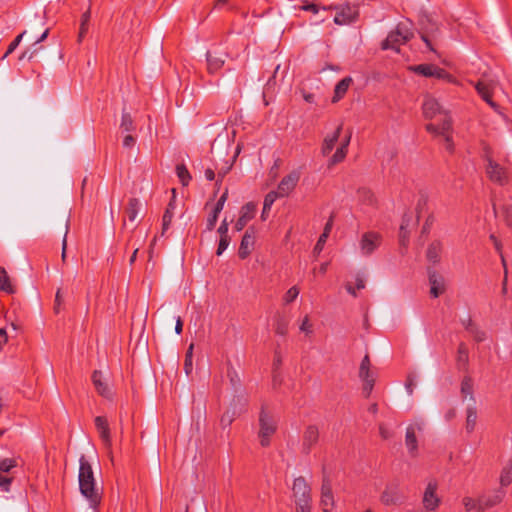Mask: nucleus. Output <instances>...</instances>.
Returning <instances> with one entry per match:
<instances>
[{
    "label": "nucleus",
    "instance_id": "f257e3e1",
    "mask_svg": "<svg viewBox=\"0 0 512 512\" xmlns=\"http://www.w3.org/2000/svg\"><path fill=\"white\" fill-rule=\"evenodd\" d=\"M422 109L425 118L430 120L426 130L435 136H442L446 142V149L452 151L451 118L448 112L432 96L425 97Z\"/></svg>",
    "mask_w": 512,
    "mask_h": 512
},
{
    "label": "nucleus",
    "instance_id": "f03ea898",
    "mask_svg": "<svg viewBox=\"0 0 512 512\" xmlns=\"http://www.w3.org/2000/svg\"><path fill=\"white\" fill-rule=\"evenodd\" d=\"M79 464L80 492L88 500L90 507L96 509L101 502V493L96 486L92 467L84 456H81Z\"/></svg>",
    "mask_w": 512,
    "mask_h": 512
},
{
    "label": "nucleus",
    "instance_id": "7ed1b4c3",
    "mask_svg": "<svg viewBox=\"0 0 512 512\" xmlns=\"http://www.w3.org/2000/svg\"><path fill=\"white\" fill-rule=\"evenodd\" d=\"M482 156L486 162L485 172L490 181L505 185L509 181V172L505 163L490 146L485 145L482 150Z\"/></svg>",
    "mask_w": 512,
    "mask_h": 512
},
{
    "label": "nucleus",
    "instance_id": "20e7f679",
    "mask_svg": "<svg viewBox=\"0 0 512 512\" xmlns=\"http://www.w3.org/2000/svg\"><path fill=\"white\" fill-rule=\"evenodd\" d=\"M292 497L295 503V511L312 510L311 487L304 477L299 476L294 479L292 486Z\"/></svg>",
    "mask_w": 512,
    "mask_h": 512
},
{
    "label": "nucleus",
    "instance_id": "39448f33",
    "mask_svg": "<svg viewBox=\"0 0 512 512\" xmlns=\"http://www.w3.org/2000/svg\"><path fill=\"white\" fill-rule=\"evenodd\" d=\"M258 438L262 447H268L277 431V421L266 408L262 407L259 414Z\"/></svg>",
    "mask_w": 512,
    "mask_h": 512
},
{
    "label": "nucleus",
    "instance_id": "423d86ee",
    "mask_svg": "<svg viewBox=\"0 0 512 512\" xmlns=\"http://www.w3.org/2000/svg\"><path fill=\"white\" fill-rule=\"evenodd\" d=\"M412 37L407 23L401 22L394 31H391L382 43V49H393L399 51V47L405 44Z\"/></svg>",
    "mask_w": 512,
    "mask_h": 512
},
{
    "label": "nucleus",
    "instance_id": "0eeeda50",
    "mask_svg": "<svg viewBox=\"0 0 512 512\" xmlns=\"http://www.w3.org/2000/svg\"><path fill=\"white\" fill-rule=\"evenodd\" d=\"M409 71L424 77H435L437 79L446 80L449 83L456 84L457 80L443 68L434 64H420L408 67Z\"/></svg>",
    "mask_w": 512,
    "mask_h": 512
},
{
    "label": "nucleus",
    "instance_id": "6e6552de",
    "mask_svg": "<svg viewBox=\"0 0 512 512\" xmlns=\"http://www.w3.org/2000/svg\"><path fill=\"white\" fill-rule=\"evenodd\" d=\"M438 483L436 480H430L427 483L423 494V506L427 512H434L440 505V498L437 495Z\"/></svg>",
    "mask_w": 512,
    "mask_h": 512
},
{
    "label": "nucleus",
    "instance_id": "1a4fd4ad",
    "mask_svg": "<svg viewBox=\"0 0 512 512\" xmlns=\"http://www.w3.org/2000/svg\"><path fill=\"white\" fill-rule=\"evenodd\" d=\"M382 241L381 235L374 231L365 232L359 241L360 252L364 256L371 255L378 249Z\"/></svg>",
    "mask_w": 512,
    "mask_h": 512
},
{
    "label": "nucleus",
    "instance_id": "9d476101",
    "mask_svg": "<svg viewBox=\"0 0 512 512\" xmlns=\"http://www.w3.org/2000/svg\"><path fill=\"white\" fill-rule=\"evenodd\" d=\"M336 10L334 22L337 25H349L355 22L359 16L358 8L354 5H341L336 7Z\"/></svg>",
    "mask_w": 512,
    "mask_h": 512
},
{
    "label": "nucleus",
    "instance_id": "9b49d317",
    "mask_svg": "<svg viewBox=\"0 0 512 512\" xmlns=\"http://www.w3.org/2000/svg\"><path fill=\"white\" fill-rule=\"evenodd\" d=\"M301 177V172L299 170H292L286 176L282 178L280 183L278 184L277 191L280 194V197H287L290 193L295 189Z\"/></svg>",
    "mask_w": 512,
    "mask_h": 512
},
{
    "label": "nucleus",
    "instance_id": "f8f14e48",
    "mask_svg": "<svg viewBox=\"0 0 512 512\" xmlns=\"http://www.w3.org/2000/svg\"><path fill=\"white\" fill-rule=\"evenodd\" d=\"M335 506L332 485L328 478H324L321 485L320 507L323 512H331Z\"/></svg>",
    "mask_w": 512,
    "mask_h": 512
},
{
    "label": "nucleus",
    "instance_id": "ddd939ff",
    "mask_svg": "<svg viewBox=\"0 0 512 512\" xmlns=\"http://www.w3.org/2000/svg\"><path fill=\"white\" fill-rule=\"evenodd\" d=\"M255 245V230L253 227H250L244 233L239 250L238 255L241 259H246L252 252Z\"/></svg>",
    "mask_w": 512,
    "mask_h": 512
},
{
    "label": "nucleus",
    "instance_id": "4468645a",
    "mask_svg": "<svg viewBox=\"0 0 512 512\" xmlns=\"http://www.w3.org/2000/svg\"><path fill=\"white\" fill-rule=\"evenodd\" d=\"M430 295L433 298H438L446 290L445 279L436 271L429 272Z\"/></svg>",
    "mask_w": 512,
    "mask_h": 512
},
{
    "label": "nucleus",
    "instance_id": "2eb2a0df",
    "mask_svg": "<svg viewBox=\"0 0 512 512\" xmlns=\"http://www.w3.org/2000/svg\"><path fill=\"white\" fill-rule=\"evenodd\" d=\"M423 426H424V423L420 422V423H415V424L407 427L406 436H405V444L407 446L409 453L412 456L417 455V438L415 435V431H416V429L422 430Z\"/></svg>",
    "mask_w": 512,
    "mask_h": 512
},
{
    "label": "nucleus",
    "instance_id": "dca6fc26",
    "mask_svg": "<svg viewBox=\"0 0 512 512\" xmlns=\"http://www.w3.org/2000/svg\"><path fill=\"white\" fill-rule=\"evenodd\" d=\"M256 213V206L253 203L245 204L240 211V217L235 223V229L241 231L247 223L252 220Z\"/></svg>",
    "mask_w": 512,
    "mask_h": 512
},
{
    "label": "nucleus",
    "instance_id": "f3484780",
    "mask_svg": "<svg viewBox=\"0 0 512 512\" xmlns=\"http://www.w3.org/2000/svg\"><path fill=\"white\" fill-rule=\"evenodd\" d=\"M92 383L98 392V394L104 398L111 399L113 393L109 388L108 384L104 382L102 372L95 370L92 374Z\"/></svg>",
    "mask_w": 512,
    "mask_h": 512
},
{
    "label": "nucleus",
    "instance_id": "a211bd4d",
    "mask_svg": "<svg viewBox=\"0 0 512 512\" xmlns=\"http://www.w3.org/2000/svg\"><path fill=\"white\" fill-rule=\"evenodd\" d=\"M95 426L99 432L100 438L103 441L105 447L110 450L111 436L107 419L103 416H97L95 418Z\"/></svg>",
    "mask_w": 512,
    "mask_h": 512
},
{
    "label": "nucleus",
    "instance_id": "6ab92c4d",
    "mask_svg": "<svg viewBox=\"0 0 512 512\" xmlns=\"http://www.w3.org/2000/svg\"><path fill=\"white\" fill-rule=\"evenodd\" d=\"M319 430L316 426L310 425L306 428L303 435V449L309 453L312 447L318 442Z\"/></svg>",
    "mask_w": 512,
    "mask_h": 512
},
{
    "label": "nucleus",
    "instance_id": "aec40b11",
    "mask_svg": "<svg viewBox=\"0 0 512 512\" xmlns=\"http://www.w3.org/2000/svg\"><path fill=\"white\" fill-rule=\"evenodd\" d=\"M359 377L363 381V392L368 397L374 387L375 375L370 370V367H359Z\"/></svg>",
    "mask_w": 512,
    "mask_h": 512
},
{
    "label": "nucleus",
    "instance_id": "412c9836",
    "mask_svg": "<svg viewBox=\"0 0 512 512\" xmlns=\"http://www.w3.org/2000/svg\"><path fill=\"white\" fill-rule=\"evenodd\" d=\"M342 128H343V125L340 124L332 134H329L324 138L322 147H321V153L323 154V156H327L332 152V150L335 147L336 142L338 141V139L340 137Z\"/></svg>",
    "mask_w": 512,
    "mask_h": 512
},
{
    "label": "nucleus",
    "instance_id": "4be33fe9",
    "mask_svg": "<svg viewBox=\"0 0 512 512\" xmlns=\"http://www.w3.org/2000/svg\"><path fill=\"white\" fill-rule=\"evenodd\" d=\"M504 497L502 491H495L490 494L483 495L479 498V510L491 508L499 504Z\"/></svg>",
    "mask_w": 512,
    "mask_h": 512
},
{
    "label": "nucleus",
    "instance_id": "5701e85b",
    "mask_svg": "<svg viewBox=\"0 0 512 512\" xmlns=\"http://www.w3.org/2000/svg\"><path fill=\"white\" fill-rule=\"evenodd\" d=\"M443 252V243L439 240L431 242L427 248L426 257L432 264H438Z\"/></svg>",
    "mask_w": 512,
    "mask_h": 512
},
{
    "label": "nucleus",
    "instance_id": "b1692460",
    "mask_svg": "<svg viewBox=\"0 0 512 512\" xmlns=\"http://www.w3.org/2000/svg\"><path fill=\"white\" fill-rule=\"evenodd\" d=\"M352 82L353 80L351 77H345L342 80H340L335 86L332 102L335 103L342 99L347 93Z\"/></svg>",
    "mask_w": 512,
    "mask_h": 512
},
{
    "label": "nucleus",
    "instance_id": "393cba45",
    "mask_svg": "<svg viewBox=\"0 0 512 512\" xmlns=\"http://www.w3.org/2000/svg\"><path fill=\"white\" fill-rule=\"evenodd\" d=\"M475 88L478 92V94L482 97V99L489 104L491 107H495V103L492 100V88L489 83H486L484 81H479Z\"/></svg>",
    "mask_w": 512,
    "mask_h": 512
},
{
    "label": "nucleus",
    "instance_id": "a878e982",
    "mask_svg": "<svg viewBox=\"0 0 512 512\" xmlns=\"http://www.w3.org/2000/svg\"><path fill=\"white\" fill-rule=\"evenodd\" d=\"M358 201L365 206L374 207L376 205V197L374 193L367 188H360L357 191Z\"/></svg>",
    "mask_w": 512,
    "mask_h": 512
},
{
    "label": "nucleus",
    "instance_id": "bb28decb",
    "mask_svg": "<svg viewBox=\"0 0 512 512\" xmlns=\"http://www.w3.org/2000/svg\"><path fill=\"white\" fill-rule=\"evenodd\" d=\"M332 225H333V220H332V218H330L328 220V222L326 223L324 230H323L322 234L320 235V237L314 247L315 254H319L323 250L324 245H325V243L330 235V232L332 230Z\"/></svg>",
    "mask_w": 512,
    "mask_h": 512
},
{
    "label": "nucleus",
    "instance_id": "cd10ccee",
    "mask_svg": "<svg viewBox=\"0 0 512 512\" xmlns=\"http://www.w3.org/2000/svg\"><path fill=\"white\" fill-rule=\"evenodd\" d=\"M141 203L136 198H131L128 201L127 207H126V215L129 219V221L133 222L138 216V213L140 211Z\"/></svg>",
    "mask_w": 512,
    "mask_h": 512
},
{
    "label": "nucleus",
    "instance_id": "c85d7f7f",
    "mask_svg": "<svg viewBox=\"0 0 512 512\" xmlns=\"http://www.w3.org/2000/svg\"><path fill=\"white\" fill-rule=\"evenodd\" d=\"M469 360L468 348L465 343H460L457 351V365L459 369H466Z\"/></svg>",
    "mask_w": 512,
    "mask_h": 512
},
{
    "label": "nucleus",
    "instance_id": "c756f323",
    "mask_svg": "<svg viewBox=\"0 0 512 512\" xmlns=\"http://www.w3.org/2000/svg\"><path fill=\"white\" fill-rule=\"evenodd\" d=\"M175 203L170 201L162 217V234L169 228L174 217Z\"/></svg>",
    "mask_w": 512,
    "mask_h": 512
},
{
    "label": "nucleus",
    "instance_id": "7c9ffc66",
    "mask_svg": "<svg viewBox=\"0 0 512 512\" xmlns=\"http://www.w3.org/2000/svg\"><path fill=\"white\" fill-rule=\"evenodd\" d=\"M91 18L90 8L85 11L81 16L80 30L78 34V41L81 42L83 38L86 36L89 28V22Z\"/></svg>",
    "mask_w": 512,
    "mask_h": 512
},
{
    "label": "nucleus",
    "instance_id": "2f4dec72",
    "mask_svg": "<svg viewBox=\"0 0 512 512\" xmlns=\"http://www.w3.org/2000/svg\"><path fill=\"white\" fill-rule=\"evenodd\" d=\"M512 483V461H509L501 470L500 484L508 486Z\"/></svg>",
    "mask_w": 512,
    "mask_h": 512
},
{
    "label": "nucleus",
    "instance_id": "473e14b6",
    "mask_svg": "<svg viewBox=\"0 0 512 512\" xmlns=\"http://www.w3.org/2000/svg\"><path fill=\"white\" fill-rule=\"evenodd\" d=\"M224 64V60L213 55L212 53H207V66L210 73H214L218 71Z\"/></svg>",
    "mask_w": 512,
    "mask_h": 512
},
{
    "label": "nucleus",
    "instance_id": "72a5a7b5",
    "mask_svg": "<svg viewBox=\"0 0 512 512\" xmlns=\"http://www.w3.org/2000/svg\"><path fill=\"white\" fill-rule=\"evenodd\" d=\"M466 414V430L468 433H471L474 430L477 421L476 409L474 407H469Z\"/></svg>",
    "mask_w": 512,
    "mask_h": 512
},
{
    "label": "nucleus",
    "instance_id": "f704fd0d",
    "mask_svg": "<svg viewBox=\"0 0 512 512\" xmlns=\"http://www.w3.org/2000/svg\"><path fill=\"white\" fill-rule=\"evenodd\" d=\"M0 290L5 291L7 293L14 292V288L4 268H0Z\"/></svg>",
    "mask_w": 512,
    "mask_h": 512
},
{
    "label": "nucleus",
    "instance_id": "c9c22d12",
    "mask_svg": "<svg viewBox=\"0 0 512 512\" xmlns=\"http://www.w3.org/2000/svg\"><path fill=\"white\" fill-rule=\"evenodd\" d=\"M193 349L194 344L191 343L185 354L184 371L187 376L191 375V373L193 372Z\"/></svg>",
    "mask_w": 512,
    "mask_h": 512
},
{
    "label": "nucleus",
    "instance_id": "e433bc0d",
    "mask_svg": "<svg viewBox=\"0 0 512 512\" xmlns=\"http://www.w3.org/2000/svg\"><path fill=\"white\" fill-rule=\"evenodd\" d=\"M176 174L183 186H187L189 184L191 176L184 164L176 166Z\"/></svg>",
    "mask_w": 512,
    "mask_h": 512
},
{
    "label": "nucleus",
    "instance_id": "4c0bfd02",
    "mask_svg": "<svg viewBox=\"0 0 512 512\" xmlns=\"http://www.w3.org/2000/svg\"><path fill=\"white\" fill-rule=\"evenodd\" d=\"M120 129L124 132H131L135 129L133 119L127 112L122 113Z\"/></svg>",
    "mask_w": 512,
    "mask_h": 512
},
{
    "label": "nucleus",
    "instance_id": "58836bf2",
    "mask_svg": "<svg viewBox=\"0 0 512 512\" xmlns=\"http://www.w3.org/2000/svg\"><path fill=\"white\" fill-rule=\"evenodd\" d=\"M299 330H300V332L304 333L305 336H307V337H310L313 334V332H314L313 324L308 315H305L303 317V319L301 320V323L299 325Z\"/></svg>",
    "mask_w": 512,
    "mask_h": 512
},
{
    "label": "nucleus",
    "instance_id": "ea45409f",
    "mask_svg": "<svg viewBox=\"0 0 512 512\" xmlns=\"http://www.w3.org/2000/svg\"><path fill=\"white\" fill-rule=\"evenodd\" d=\"M411 220V217L405 216L402 220L401 226H400V242L403 246H405L408 242L409 232L407 231V227L409 225V222Z\"/></svg>",
    "mask_w": 512,
    "mask_h": 512
},
{
    "label": "nucleus",
    "instance_id": "a19ab883",
    "mask_svg": "<svg viewBox=\"0 0 512 512\" xmlns=\"http://www.w3.org/2000/svg\"><path fill=\"white\" fill-rule=\"evenodd\" d=\"M300 289L297 286H292L283 296L284 304L288 305L295 301L299 296Z\"/></svg>",
    "mask_w": 512,
    "mask_h": 512
},
{
    "label": "nucleus",
    "instance_id": "79ce46f5",
    "mask_svg": "<svg viewBox=\"0 0 512 512\" xmlns=\"http://www.w3.org/2000/svg\"><path fill=\"white\" fill-rule=\"evenodd\" d=\"M288 321L284 318H278L275 323V333L280 336H285L288 333Z\"/></svg>",
    "mask_w": 512,
    "mask_h": 512
},
{
    "label": "nucleus",
    "instance_id": "37998d69",
    "mask_svg": "<svg viewBox=\"0 0 512 512\" xmlns=\"http://www.w3.org/2000/svg\"><path fill=\"white\" fill-rule=\"evenodd\" d=\"M502 212L506 223L512 227V195L509 196V201L503 204Z\"/></svg>",
    "mask_w": 512,
    "mask_h": 512
},
{
    "label": "nucleus",
    "instance_id": "c03bdc74",
    "mask_svg": "<svg viewBox=\"0 0 512 512\" xmlns=\"http://www.w3.org/2000/svg\"><path fill=\"white\" fill-rule=\"evenodd\" d=\"M346 155L347 151L343 150V148L338 147L335 153L330 158L329 165L333 166L342 162L345 159Z\"/></svg>",
    "mask_w": 512,
    "mask_h": 512
},
{
    "label": "nucleus",
    "instance_id": "a18cd8bd",
    "mask_svg": "<svg viewBox=\"0 0 512 512\" xmlns=\"http://www.w3.org/2000/svg\"><path fill=\"white\" fill-rule=\"evenodd\" d=\"M277 198H281L278 191H270L264 198V210H270Z\"/></svg>",
    "mask_w": 512,
    "mask_h": 512
},
{
    "label": "nucleus",
    "instance_id": "49530a36",
    "mask_svg": "<svg viewBox=\"0 0 512 512\" xmlns=\"http://www.w3.org/2000/svg\"><path fill=\"white\" fill-rule=\"evenodd\" d=\"M17 466V461L13 458H4L0 460V472L8 473Z\"/></svg>",
    "mask_w": 512,
    "mask_h": 512
},
{
    "label": "nucleus",
    "instance_id": "de8ad7c7",
    "mask_svg": "<svg viewBox=\"0 0 512 512\" xmlns=\"http://www.w3.org/2000/svg\"><path fill=\"white\" fill-rule=\"evenodd\" d=\"M473 392L472 380L469 377L463 379L461 383V393L464 397L471 396Z\"/></svg>",
    "mask_w": 512,
    "mask_h": 512
},
{
    "label": "nucleus",
    "instance_id": "09e8293b",
    "mask_svg": "<svg viewBox=\"0 0 512 512\" xmlns=\"http://www.w3.org/2000/svg\"><path fill=\"white\" fill-rule=\"evenodd\" d=\"M229 244H230V237H229V235L220 236L218 247H217V250H216V254L218 256L222 255L223 252L229 246Z\"/></svg>",
    "mask_w": 512,
    "mask_h": 512
},
{
    "label": "nucleus",
    "instance_id": "8fccbe9b",
    "mask_svg": "<svg viewBox=\"0 0 512 512\" xmlns=\"http://www.w3.org/2000/svg\"><path fill=\"white\" fill-rule=\"evenodd\" d=\"M463 505L467 511H471L473 509H479V499H473L471 497H465L463 499Z\"/></svg>",
    "mask_w": 512,
    "mask_h": 512
},
{
    "label": "nucleus",
    "instance_id": "3c124183",
    "mask_svg": "<svg viewBox=\"0 0 512 512\" xmlns=\"http://www.w3.org/2000/svg\"><path fill=\"white\" fill-rule=\"evenodd\" d=\"M26 33V31L22 32L21 34H19L11 43L10 45L8 46V49L4 55V57H6L7 55L11 54L16 48L17 46L20 44L24 34Z\"/></svg>",
    "mask_w": 512,
    "mask_h": 512
},
{
    "label": "nucleus",
    "instance_id": "603ef678",
    "mask_svg": "<svg viewBox=\"0 0 512 512\" xmlns=\"http://www.w3.org/2000/svg\"><path fill=\"white\" fill-rule=\"evenodd\" d=\"M12 480L13 479L11 477L4 476L0 473V488L2 489V491H4V492L10 491V486L12 484Z\"/></svg>",
    "mask_w": 512,
    "mask_h": 512
},
{
    "label": "nucleus",
    "instance_id": "864d4df0",
    "mask_svg": "<svg viewBox=\"0 0 512 512\" xmlns=\"http://www.w3.org/2000/svg\"><path fill=\"white\" fill-rule=\"evenodd\" d=\"M218 216H219V213H216V210L213 209L212 213L207 218V229L208 230L211 231L214 229L217 219H218Z\"/></svg>",
    "mask_w": 512,
    "mask_h": 512
},
{
    "label": "nucleus",
    "instance_id": "5fc2aeb1",
    "mask_svg": "<svg viewBox=\"0 0 512 512\" xmlns=\"http://www.w3.org/2000/svg\"><path fill=\"white\" fill-rule=\"evenodd\" d=\"M466 329L470 332V333H475V339L480 342V341H483L485 339V335L483 332H475V327L472 325L471 321L469 320V323L468 325L466 326Z\"/></svg>",
    "mask_w": 512,
    "mask_h": 512
},
{
    "label": "nucleus",
    "instance_id": "6e6d98bb",
    "mask_svg": "<svg viewBox=\"0 0 512 512\" xmlns=\"http://www.w3.org/2000/svg\"><path fill=\"white\" fill-rule=\"evenodd\" d=\"M501 260H502V264H503V267H504V280H503V283H502V293L506 294V292H507V275H508V271H507V267H506L505 258H504V256L502 254H501Z\"/></svg>",
    "mask_w": 512,
    "mask_h": 512
},
{
    "label": "nucleus",
    "instance_id": "4d7b16f0",
    "mask_svg": "<svg viewBox=\"0 0 512 512\" xmlns=\"http://www.w3.org/2000/svg\"><path fill=\"white\" fill-rule=\"evenodd\" d=\"M379 434L384 440H387L392 436V432L384 424L379 425Z\"/></svg>",
    "mask_w": 512,
    "mask_h": 512
},
{
    "label": "nucleus",
    "instance_id": "13d9d810",
    "mask_svg": "<svg viewBox=\"0 0 512 512\" xmlns=\"http://www.w3.org/2000/svg\"><path fill=\"white\" fill-rule=\"evenodd\" d=\"M227 199V193H224L217 201L214 210H216V213H220L224 207L225 201Z\"/></svg>",
    "mask_w": 512,
    "mask_h": 512
},
{
    "label": "nucleus",
    "instance_id": "bf43d9fd",
    "mask_svg": "<svg viewBox=\"0 0 512 512\" xmlns=\"http://www.w3.org/2000/svg\"><path fill=\"white\" fill-rule=\"evenodd\" d=\"M8 342V335L5 328H0V351Z\"/></svg>",
    "mask_w": 512,
    "mask_h": 512
},
{
    "label": "nucleus",
    "instance_id": "052dcab7",
    "mask_svg": "<svg viewBox=\"0 0 512 512\" xmlns=\"http://www.w3.org/2000/svg\"><path fill=\"white\" fill-rule=\"evenodd\" d=\"M135 142V138L132 135L128 134L123 139V146L125 148H131L134 146Z\"/></svg>",
    "mask_w": 512,
    "mask_h": 512
},
{
    "label": "nucleus",
    "instance_id": "680f3d73",
    "mask_svg": "<svg viewBox=\"0 0 512 512\" xmlns=\"http://www.w3.org/2000/svg\"><path fill=\"white\" fill-rule=\"evenodd\" d=\"M67 230L65 232V235H64V238H63V241H62V253H61V260L63 263L66 262V250H67Z\"/></svg>",
    "mask_w": 512,
    "mask_h": 512
},
{
    "label": "nucleus",
    "instance_id": "e2e57ef3",
    "mask_svg": "<svg viewBox=\"0 0 512 512\" xmlns=\"http://www.w3.org/2000/svg\"><path fill=\"white\" fill-rule=\"evenodd\" d=\"M300 92H301V95H302L303 99L307 103H314L315 102V95L313 93L307 92L305 90H301Z\"/></svg>",
    "mask_w": 512,
    "mask_h": 512
},
{
    "label": "nucleus",
    "instance_id": "0e129e2a",
    "mask_svg": "<svg viewBox=\"0 0 512 512\" xmlns=\"http://www.w3.org/2000/svg\"><path fill=\"white\" fill-rule=\"evenodd\" d=\"M218 233L220 236L228 235V223L226 219H224L221 223V225L218 228Z\"/></svg>",
    "mask_w": 512,
    "mask_h": 512
},
{
    "label": "nucleus",
    "instance_id": "69168bd1",
    "mask_svg": "<svg viewBox=\"0 0 512 512\" xmlns=\"http://www.w3.org/2000/svg\"><path fill=\"white\" fill-rule=\"evenodd\" d=\"M414 385V378L411 375H409L406 383V389L409 395H412Z\"/></svg>",
    "mask_w": 512,
    "mask_h": 512
},
{
    "label": "nucleus",
    "instance_id": "338daca9",
    "mask_svg": "<svg viewBox=\"0 0 512 512\" xmlns=\"http://www.w3.org/2000/svg\"><path fill=\"white\" fill-rule=\"evenodd\" d=\"M302 9L305 10V11H310V12H312L314 14L318 13V11H319L318 7L315 4H313V3L303 5Z\"/></svg>",
    "mask_w": 512,
    "mask_h": 512
},
{
    "label": "nucleus",
    "instance_id": "774afa93",
    "mask_svg": "<svg viewBox=\"0 0 512 512\" xmlns=\"http://www.w3.org/2000/svg\"><path fill=\"white\" fill-rule=\"evenodd\" d=\"M205 178H206L207 180H209V181L214 180V179H215V172H214V170H213V169H211V168H207V169L205 170Z\"/></svg>",
    "mask_w": 512,
    "mask_h": 512
}]
</instances>
